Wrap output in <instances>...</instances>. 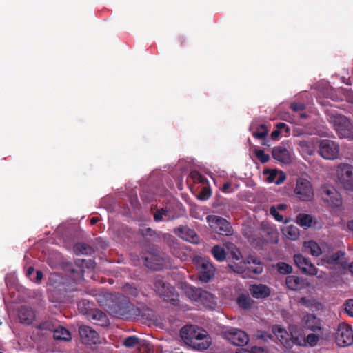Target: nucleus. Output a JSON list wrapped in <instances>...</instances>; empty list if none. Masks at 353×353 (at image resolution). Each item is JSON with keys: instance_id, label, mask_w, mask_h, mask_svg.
<instances>
[{"instance_id": "nucleus-48", "label": "nucleus", "mask_w": 353, "mask_h": 353, "mask_svg": "<svg viewBox=\"0 0 353 353\" xmlns=\"http://www.w3.org/2000/svg\"><path fill=\"white\" fill-rule=\"evenodd\" d=\"M264 174H268L267 181L268 183H275L276 177L278 175V172L276 170H270L267 169L263 171Z\"/></svg>"}, {"instance_id": "nucleus-46", "label": "nucleus", "mask_w": 353, "mask_h": 353, "mask_svg": "<svg viewBox=\"0 0 353 353\" xmlns=\"http://www.w3.org/2000/svg\"><path fill=\"white\" fill-rule=\"evenodd\" d=\"M319 336L315 334H310L307 336H305V347L309 345L310 347H314L318 341Z\"/></svg>"}, {"instance_id": "nucleus-53", "label": "nucleus", "mask_w": 353, "mask_h": 353, "mask_svg": "<svg viewBox=\"0 0 353 353\" xmlns=\"http://www.w3.org/2000/svg\"><path fill=\"white\" fill-rule=\"evenodd\" d=\"M276 129L278 130L279 132H282V130H285L287 133L290 132L289 127L285 123L279 122L276 124Z\"/></svg>"}, {"instance_id": "nucleus-41", "label": "nucleus", "mask_w": 353, "mask_h": 353, "mask_svg": "<svg viewBox=\"0 0 353 353\" xmlns=\"http://www.w3.org/2000/svg\"><path fill=\"white\" fill-rule=\"evenodd\" d=\"M230 269L234 272L246 276V263L240 262L239 263H234L228 265Z\"/></svg>"}, {"instance_id": "nucleus-15", "label": "nucleus", "mask_w": 353, "mask_h": 353, "mask_svg": "<svg viewBox=\"0 0 353 353\" xmlns=\"http://www.w3.org/2000/svg\"><path fill=\"white\" fill-rule=\"evenodd\" d=\"M86 318L92 323L106 327L110 324L107 314L103 310H85Z\"/></svg>"}, {"instance_id": "nucleus-24", "label": "nucleus", "mask_w": 353, "mask_h": 353, "mask_svg": "<svg viewBox=\"0 0 353 353\" xmlns=\"http://www.w3.org/2000/svg\"><path fill=\"white\" fill-rule=\"evenodd\" d=\"M252 296L256 299H263L270 296V289L263 284L252 285L250 287Z\"/></svg>"}, {"instance_id": "nucleus-38", "label": "nucleus", "mask_w": 353, "mask_h": 353, "mask_svg": "<svg viewBox=\"0 0 353 353\" xmlns=\"http://www.w3.org/2000/svg\"><path fill=\"white\" fill-rule=\"evenodd\" d=\"M312 219L310 215L299 214L296 216V223L301 227L309 228L311 225Z\"/></svg>"}, {"instance_id": "nucleus-40", "label": "nucleus", "mask_w": 353, "mask_h": 353, "mask_svg": "<svg viewBox=\"0 0 353 353\" xmlns=\"http://www.w3.org/2000/svg\"><path fill=\"white\" fill-rule=\"evenodd\" d=\"M268 132V130L265 124H261L256 127V130L252 132V136L254 138L263 139Z\"/></svg>"}, {"instance_id": "nucleus-9", "label": "nucleus", "mask_w": 353, "mask_h": 353, "mask_svg": "<svg viewBox=\"0 0 353 353\" xmlns=\"http://www.w3.org/2000/svg\"><path fill=\"white\" fill-rule=\"evenodd\" d=\"M319 152L325 159H335L339 156V146L332 140H322L319 143Z\"/></svg>"}, {"instance_id": "nucleus-50", "label": "nucleus", "mask_w": 353, "mask_h": 353, "mask_svg": "<svg viewBox=\"0 0 353 353\" xmlns=\"http://www.w3.org/2000/svg\"><path fill=\"white\" fill-rule=\"evenodd\" d=\"M211 196V190L209 188H203L201 191L199 198L202 200H207Z\"/></svg>"}, {"instance_id": "nucleus-30", "label": "nucleus", "mask_w": 353, "mask_h": 353, "mask_svg": "<svg viewBox=\"0 0 353 353\" xmlns=\"http://www.w3.org/2000/svg\"><path fill=\"white\" fill-rule=\"evenodd\" d=\"M216 297L212 293L204 290L199 303L202 304L207 309H214L216 305Z\"/></svg>"}, {"instance_id": "nucleus-63", "label": "nucleus", "mask_w": 353, "mask_h": 353, "mask_svg": "<svg viewBox=\"0 0 353 353\" xmlns=\"http://www.w3.org/2000/svg\"><path fill=\"white\" fill-rule=\"evenodd\" d=\"M100 219L97 216L92 217L90 219V225H95L98 221H99Z\"/></svg>"}, {"instance_id": "nucleus-39", "label": "nucleus", "mask_w": 353, "mask_h": 353, "mask_svg": "<svg viewBox=\"0 0 353 353\" xmlns=\"http://www.w3.org/2000/svg\"><path fill=\"white\" fill-rule=\"evenodd\" d=\"M251 301L250 297L243 294L239 295L236 299V303L241 309H250Z\"/></svg>"}, {"instance_id": "nucleus-19", "label": "nucleus", "mask_w": 353, "mask_h": 353, "mask_svg": "<svg viewBox=\"0 0 353 353\" xmlns=\"http://www.w3.org/2000/svg\"><path fill=\"white\" fill-rule=\"evenodd\" d=\"M175 233L183 240L191 243H196L199 237L194 230L188 226H179L175 230Z\"/></svg>"}, {"instance_id": "nucleus-35", "label": "nucleus", "mask_w": 353, "mask_h": 353, "mask_svg": "<svg viewBox=\"0 0 353 353\" xmlns=\"http://www.w3.org/2000/svg\"><path fill=\"white\" fill-rule=\"evenodd\" d=\"M211 253L216 260L218 261H223L225 260L226 256V252L225 249L218 245H214L212 250Z\"/></svg>"}, {"instance_id": "nucleus-42", "label": "nucleus", "mask_w": 353, "mask_h": 353, "mask_svg": "<svg viewBox=\"0 0 353 353\" xmlns=\"http://www.w3.org/2000/svg\"><path fill=\"white\" fill-rule=\"evenodd\" d=\"M277 271L282 274H290L292 272V267L285 262H279L276 265Z\"/></svg>"}, {"instance_id": "nucleus-44", "label": "nucleus", "mask_w": 353, "mask_h": 353, "mask_svg": "<svg viewBox=\"0 0 353 353\" xmlns=\"http://www.w3.org/2000/svg\"><path fill=\"white\" fill-rule=\"evenodd\" d=\"M140 340L136 336L127 337L123 341V345L127 347H133L139 344Z\"/></svg>"}, {"instance_id": "nucleus-22", "label": "nucleus", "mask_w": 353, "mask_h": 353, "mask_svg": "<svg viewBox=\"0 0 353 353\" xmlns=\"http://www.w3.org/2000/svg\"><path fill=\"white\" fill-rule=\"evenodd\" d=\"M272 332L277 339L285 348H291V341L290 340V335L285 329L281 327L280 325H274L272 327Z\"/></svg>"}, {"instance_id": "nucleus-61", "label": "nucleus", "mask_w": 353, "mask_h": 353, "mask_svg": "<svg viewBox=\"0 0 353 353\" xmlns=\"http://www.w3.org/2000/svg\"><path fill=\"white\" fill-rule=\"evenodd\" d=\"M153 233H154V231L151 229V228H147L143 232V235L145 236V235H150V236H152L153 235Z\"/></svg>"}, {"instance_id": "nucleus-31", "label": "nucleus", "mask_w": 353, "mask_h": 353, "mask_svg": "<svg viewBox=\"0 0 353 353\" xmlns=\"http://www.w3.org/2000/svg\"><path fill=\"white\" fill-rule=\"evenodd\" d=\"M73 250L77 255L90 256L94 252V250L92 246L83 242L76 243L73 247Z\"/></svg>"}, {"instance_id": "nucleus-47", "label": "nucleus", "mask_w": 353, "mask_h": 353, "mask_svg": "<svg viewBox=\"0 0 353 353\" xmlns=\"http://www.w3.org/2000/svg\"><path fill=\"white\" fill-rule=\"evenodd\" d=\"M123 291L128 295L137 296L138 295L137 289L129 283H125L123 286Z\"/></svg>"}, {"instance_id": "nucleus-59", "label": "nucleus", "mask_w": 353, "mask_h": 353, "mask_svg": "<svg viewBox=\"0 0 353 353\" xmlns=\"http://www.w3.org/2000/svg\"><path fill=\"white\" fill-rule=\"evenodd\" d=\"M82 303H83V305L84 306L83 309H85V310L92 309V305H90V303L89 301H86L85 300H83Z\"/></svg>"}, {"instance_id": "nucleus-8", "label": "nucleus", "mask_w": 353, "mask_h": 353, "mask_svg": "<svg viewBox=\"0 0 353 353\" xmlns=\"http://www.w3.org/2000/svg\"><path fill=\"white\" fill-rule=\"evenodd\" d=\"M294 193L300 200L304 201H310L314 196V191L311 183L304 178H299L297 179Z\"/></svg>"}, {"instance_id": "nucleus-54", "label": "nucleus", "mask_w": 353, "mask_h": 353, "mask_svg": "<svg viewBox=\"0 0 353 353\" xmlns=\"http://www.w3.org/2000/svg\"><path fill=\"white\" fill-rule=\"evenodd\" d=\"M256 337L264 341H268V339H271V335L266 333H262L261 332H258Z\"/></svg>"}, {"instance_id": "nucleus-16", "label": "nucleus", "mask_w": 353, "mask_h": 353, "mask_svg": "<svg viewBox=\"0 0 353 353\" xmlns=\"http://www.w3.org/2000/svg\"><path fill=\"white\" fill-rule=\"evenodd\" d=\"M79 333L83 342L88 345L96 344L98 342V333L89 326L81 325L79 327Z\"/></svg>"}, {"instance_id": "nucleus-43", "label": "nucleus", "mask_w": 353, "mask_h": 353, "mask_svg": "<svg viewBox=\"0 0 353 353\" xmlns=\"http://www.w3.org/2000/svg\"><path fill=\"white\" fill-rule=\"evenodd\" d=\"M190 176L192 179L194 183L204 184L207 182V179L198 171H192Z\"/></svg>"}, {"instance_id": "nucleus-12", "label": "nucleus", "mask_w": 353, "mask_h": 353, "mask_svg": "<svg viewBox=\"0 0 353 353\" xmlns=\"http://www.w3.org/2000/svg\"><path fill=\"white\" fill-rule=\"evenodd\" d=\"M196 268L199 273V279L202 282L208 283L214 276L215 268L206 259H197Z\"/></svg>"}, {"instance_id": "nucleus-33", "label": "nucleus", "mask_w": 353, "mask_h": 353, "mask_svg": "<svg viewBox=\"0 0 353 353\" xmlns=\"http://www.w3.org/2000/svg\"><path fill=\"white\" fill-rule=\"evenodd\" d=\"M20 323L24 325H30L35 318L34 310H18Z\"/></svg>"}, {"instance_id": "nucleus-23", "label": "nucleus", "mask_w": 353, "mask_h": 353, "mask_svg": "<svg viewBox=\"0 0 353 353\" xmlns=\"http://www.w3.org/2000/svg\"><path fill=\"white\" fill-rule=\"evenodd\" d=\"M170 249L172 254L176 257L180 259L181 261L187 260L188 257V251L185 245L175 240H172L170 241Z\"/></svg>"}, {"instance_id": "nucleus-56", "label": "nucleus", "mask_w": 353, "mask_h": 353, "mask_svg": "<svg viewBox=\"0 0 353 353\" xmlns=\"http://www.w3.org/2000/svg\"><path fill=\"white\" fill-rule=\"evenodd\" d=\"M343 306L344 309H353V299H350L347 300Z\"/></svg>"}, {"instance_id": "nucleus-49", "label": "nucleus", "mask_w": 353, "mask_h": 353, "mask_svg": "<svg viewBox=\"0 0 353 353\" xmlns=\"http://www.w3.org/2000/svg\"><path fill=\"white\" fill-rule=\"evenodd\" d=\"M270 214L278 221H283V217L278 212L275 206H271L270 208Z\"/></svg>"}, {"instance_id": "nucleus-52", "label": "nucleus", "mask_w": 353, "mask_h": 353, "mask_svg": "<svg viewBox=\"0 0 353 353\" xmlns=\"http://www.w3.org/2000/svg\"><path fill=\"white\" fill-rule=\"evenodd\" d=\"M231 186L232 183L230 182H225L223 183L222 188H221V190L224 193H230L233 191Z\"/></svg>"}, {"instance_id": "nucleus-29", "label": "nucleus", "mask_w": 353, "mask_h": 353, "mask_svg": "<svg viewBox=\"0 0 353 353\" xmlns=\"http://www.w3.org/2000/svg\"><path fill=\"white\" fill-rule=\"evenodd\" d=\"M53 337L56 340L63 341H70L72 340V334L71 333L64 327L58 326L54 328L53 330Z\"/></svg>"}, {"instance_id": "nucleus-7", "label": "nucleus", "mask_w": 353, "mask_h": 353, "mask_svg": "<svg viewBox=\"0 0 353 353\" xmlns=\"http://www.w3.org/2000/svg\"><path fill=\"white\" fill-rule=\"evenodd\" d=\"M223 337L236 346H244L249 341L248 335L243 330L230 327L222 332Z\"/></svg>"}, {"instance_id": "nucleus-51", "label": "nucleus", "mask_w": 353, "mask_h": 353, "mask_svg": "<svg viewBox=\"0 0 353 353\" xmlns=\"http://www.w3.org/2000/svg\"><path fill=\"white\" fill-rule=\"evenodd\" d=\"M290 108L294 112L303 111L305 108V105L302 103H292L290 104Z\"/></svg>"}, {"instance_id": "nucleus-26", "label": "nucleus", "mask_w": 353, "mask_h": 353, "mask_svg": "<svg viewBox=\"0 0 353 353\" xmlns=\"http://www.w3.org/2000/svg\"><path fill=\"white\" fill-rule=\"evenodd\" d=\"M303 323L305 327L312 331H317L321 329V322L319 319L313 314H307L304 316Z\"/></svg>"}, {"instance_id": "nucleus-37", "label": "nucleus", "mask_w": 353, "mask_h": 353, "mask_svg": "<svg viewBox=\"0 0 353 353\" xmlns=\"http://www.w3.org/2000/svg\"><path fill=\"white\" fill-rule=\"evenodd\" d=\"M283 231L289 239L296 240L299 236V230L296 226L288 225Z\"/></svg>"}, {"instance_id": "nucleus-3", "label": "nucleus", "mask_w": 353, "mask_h": 353, "mask_svg": "<svg viewBox=\"0 0 353 353\" xmlns=\"http://www.w3.org/2000/svg\"><path fill=\"white\" fill-rule=\"evenodd\" d=\"M329 121L339 138L353 141V124L349 119L341 114H331Z\"/></svg>"}, {"instance_id": "nucleus-21", "label": "nucleus", "mask_w": 353, "mask_h": 353, "mask_svg": "<svg viewBox=\"0 0 353 353\" xmlns=\"http://www.w3.org/2000/svg\"><path fill=\"white\" fill-rule=\"evenodd\" d=\"M145 265L153 270H159L163 266V259L159 255L149 253L144 257Z\"/></svg>"}, {"instance_id": "nucleus-64", "label": "nucleus", "mask_w": 353, "mask_h": 353, "mask_svg": "<svg viewBox=\"0 0 353 353\" xmlns=\"http://www.w3.org/2000/svg\"><path fill=\"white\" fill-rule=\"evenodd\" d=\"M233 258L235 259H239L241 256V253L239 250H236L235 252H232Z\"/></svg>"}, {"instance_id": "nucleus-11", "label": "nucleus", "mask_w": 353, "mask_h": 353, "mask_svg": "<svg viewBox=\"0 0 353 353\" xmlns=\"http://www.w3.org/2000/svg\"><path fill=\"white\" fill-rule=\"evenodd\" d=\"M154 288L157 293L160 296H163L167 301L170 302L174 306H177L179 305V301L177 297L169 299L170 296L173 295L174 292L175 291L174 288L161 279L157 280L154 282Z\"/></svg>"}, {"instance_id": "nucleus-4", "label": "nucleus", "mask_w": 353, "mask_h": 353, "mask_svg": "<svg viewBox=\"0 0 353 353\" xmlns=\"http://www.w3.org/2000/svg\"><path fill=\"white\" fill-rule=\"evenodd\" d=\"M98 302L103 309H130L127 298L119 293H110L99 296Z\"/></svg>"}, {"instance_id": "nucleus-55", "label": "nucleus", "mask_w": 353, "mask_h": 353, "mask_svg": "<svg viewBox=\"0 0 353 353\" xmlns=\"http://www.w3.org/2000/svg\"><path fill=\"white\" fill-rule=\"evenodd\" d=\"M285 178H286V176H285V173L283 172H281L279 177L275 181V183L276 185L281 184L284 181Z\"/></svg>"}, {"instance_id": "nucleus-25", "label": "nucleus", "mask_w": 353, "mask_h": 353, "mask_svg": "<svg viewBox=\"0 0 353 353\" xmlns=\"http://www.w3.org/2000/svg\"><path fill=\"white\" fill-rule=\"evenodd\" d=\"M285 284L291 290H300L305 286L304 280L294 275L288 276L285 279Z\"/></svg>"}, {"instance_id": "nucleus-58", "label": "nucleus", "mask_w": 353, "mask_h": 353, "mask_svg": "<svg viewBox=\"0 0 353 353\" xmlns=\"http://www.w3.org/2000/svg\"><path fill=\"white\" fill-rule=\"evenodd\" d=\"M36 274H37V276H36L35 281L39 282L43 278V272L40 270H38V271H37Z\"/></svg>"}, {"instance_id": "nucleus-17", "label": "nucleus", "mask_w": 353, "mask_h": 353, "mask_svg": "<svg viewBox=\"0 0 353 353\" xmlns=\"http://www.w3.org/2000/svg\"><path fill=\"white\" fill-rule=\"evenodd\" d=\"M272 155L275 160L284 164H289L292 161L291 153L283 144L274 147Z\"/></svg>"}, {"instance_id": "nucleus-20", "label": "nucleus", "mask_w": 353, "mask_h": 353, "mask_svg": "<svg viewBox=\"0 0 353 353\" xmlns=\"http://www.w3.org/2000/svg\"><path fill=\"white\" fill-rule=\"evenodd\" d=\"M263 267L259 259L254 256H250L246 263V276H252L251 274H259L263 272Z\"/></svg>"}, {"instance_id": "nucleus-57", "label": "nucleus", "mask_w": 353, "mask_h": 353, "mask_svg": "<svg viewBox=\"0 0 353 353\" xmlns=\"http://www.w3.org/2000/svg\"><path fill=\"white\" fill-rule=\"evenodd\" d=\"M281 134V132H279L278 130H274L271 133V137L273 139H276L279 137V136Z\"/></svg>"}, {"instance_id": "nucleus-18", "label": "nucleus", "mask_w": 353, "mask_h": 353, "mask_svg": "<svg viewBox=\"0 0 353 353\" xmlns=\"http://www.w3.org/2000/svg\"><path fill=\"white\" fill-rule=\"evenodd\" d=\"M289 332L290 333V340L291 341V347L292 344L300 347H305V334L302 329L296 325H290L289 326Z\"/></svg>"}, {"instance_id": "nucleus-32", "label": "nucleus", "mask_w": 353, "mask_h": 353, "mask_svg": "<svg viewBox=\"0 0 353 353\" xmlns=\"http://www.w3.org/2000/svg\"><path fill=\"white\" fill-rule=\"evenodd\" d=\"M204 290L201 288L193 287L192 285L187 286L185 289V295L193 302L199 303Z\"/></svg>"}, {"instance_id": "nucleus-45", "label": "nucleus", "mask_w": 353, "mask_h": 353, "mask_svg": "<svg viewBox=\"0 0 353 353\" xmlns=\"http://www.w3.org/2000/svg\"><path fill=\"white\" fill-rule=\"evenodd\" d=\"M254 154L261 163H265L269 161L270 156L264 152L261 149H256Z\"/></svg>"}, {"instance_id": "nucleus-6", "label": "nucleus", "mask_w": 353, "mask_h": 353, "mask_svg": "<svg viewBox=\"0 0 353 353\" xmlns=\"http://www.w3.org/2000/svg\"><path fill=\"white\" fill-rule=\"evenodd\" d=\"M335 341L339 347H347L352 345L353 343L352 327L345 323H339L335 333Z\"/></svg>"}, {"instance_id": "nucleus-27", "label": "nucleus", "mask_w": 353, "mask_h": 353, "mask_svg": "<svg viewBox=\"0 0 353 353\" xmlns=\"http://www.w3.org/2000/svg\"><path fill=\"white\" fill-rule=\"evenodd\" d=\"M322 261L331 265H342L345 262V253L342 251H337L332 254L324 256Z\"/></svg>"}, {"instance_id": "nucleus-60", "label": "nucleus", "mask_w": 353, "mask_h": 353, "mask_svg": "<svg viewBox=\"0 0 353 353\" xmlns=\"http://www.w3.org/2000/svg\"><path fill=\"white\" fill-rule=\"evenodd\" d=\"M276 208L278 210H281V211H283V210H285L286 208H287V205L284 204V203H281V204H279L276 205Z\"/></svg>"}, {"instance_id": "nucleus-5", "label": "nucleus", "mask_w": 353, "mask_h": 353, "mask_svg": "<svg viewBox=\"0 0 353 353\" xmlns=\"http://www.w3.org/2000/svg\"><path fill=\"white\" fill-rule=\"evenodd\" d=\"M339 183L346 190L353 191V165L349 163H340L336 168Z\"/></svg>"}, {"instance_id": "nucleus-34", "label": "nucleus", "mask_w": 353, "mask_h": 353, "mask_svg": "<svg viewBox=\"0 0 353 353\" xmlns=\"http://www.w3.org/2000/svg\"><path fill=\"white\" fill-rule=\"evenodd\" d=\"M142 310H112V314L119 319L130 320L141 314Z\"/></svg>"}, {"instance_id": "nucleus-28", "label": "nucleus", "mask_w": 353, "mask_h": 353, "mask_svg": "<svg viewBox=\"0 0 353 353\" xmlns=\"http://www.w3.org/2000/svg\"><path fill=\"white\" fill-rule=\"evenodd\" d=\"M170 213L171 210L168 207L157 209L153 214L154 220L156 222H160L164 221V216L167 217V221H172L178 217L174 215H171Z\"/></svg>"}, {"instance_id": "nucleus-10", "label": "nucleus", "mask_w": 353, "mask_h": 353, "mask_svg": "<svg viewBox=\"0 0 353 353\" xmlns=\"http://www.w3.org/2000/svg\"><path fill=\"white\" fill-rule=\"evenodd\" d=\"M321 196L323 201L330 206L339 207L342 203L340 194L333 186H323L321 189Z\"/></svg>"}, {"instance_id": "nucleus-62", "label": "nucleus", "mask_w": 353, "mask_h": 353, "mask_svg": "<svg viewBox=\"0 0 353 353\" xmlns=\"http://www.w3.org/2000/svg\"><path fill=\"white\" fill-rule=\"evenodd\" d=\"M251 351L252 353H261L263 350L261 347H254L252 348Z\"/></svg>"}, {"instance_id": "nucleus-2", "label": "nucleus", "mask_w": 353, "mask_h": 353, "mask_svg": "<svg viewBox=\"0 0 353 353\" xmlns=\"http://www.w3.org/2000/svg\"><path fill=\"white\" fill-rule=\"evenodd\" d=\"M181 336L188 340L194 350L199 351L207 350L212 344L211 337L206 331L192 325L183 327L181 330Z\"/></svg>"}, {"instance_id": "nucleus-14", "label": "nucleus", "mask_w": 353, "mask_h": 353, "mask_svg": "<svg viewBox=\"0 0 353 353\" xmlns=\"http://www.w3.org/2000/svg\"><path fill=\"white\" fill-rule=\"evenodd\" d=\"M294 261L297 268L301 272L308 275H317L318 269L311 261L301 254L294 255Z\"/></svg>"}, {"instance_id": "nucleus-36", "label": "nucleus", "mask_w": 353, "mask_h": 353, "mask_svg": "<svg viewBox=\"0 0 353 353\" xmlns=\"http://www.w3.org/2000/svg\"><path fill=\"white\" fill-rule=\"evenodd\" d=\"M304 246L309 250L310 253L313 256H318L321 254V249L318 243L314 241L305 242Z\"/></svg>"}, {"instance_id": "nucleus-1", "label": "nucleus", "mask_w": 353, "mask_h": 353, "mask_svg": "<svg viewBox=\"0 0 353 353\" xmlns=\"http://www.w3.org/2000/svg\"><path fill=\"white\" fill-rule=\"evenodd\" d=\"M84 270L81 267L77 269H70L68 278L61 282L49 293V299L53 303H65L68 296V292L76 291L77 290V284L83 279Z\"/></svg>"}, {"instance_id": "nucleus-13", "label": "nucleus", "mask_w": 353, "mask_h": 353, "mask_svg": "<svg viewBox=\"0 0 353 353\" xmlns=\"http://www.w3.org/2000/svg\"><path fill=\"white\" fill-rule=\"evenodd\" d=\"M206 220L209 223H214L216 225L219 234L230 236L233 234V228L230 223L225 219L216 215H208Z\"/></svg>"}]
</instances>
